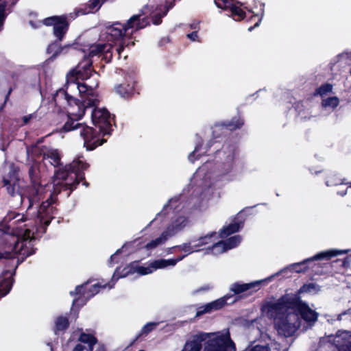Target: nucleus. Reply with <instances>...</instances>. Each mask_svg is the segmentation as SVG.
<instances>
[{"label": "nucleus", "instance_id": "nucleus-1", "mask_svg": "<svg viewBox=\"0 0 351 351\" xmlns=\"http://www.w3.org/2000/svg\"><path fill=\"white\" fill-rule=\"evenodd\" d=\"M60 191L57 192L55 189L54 192L41 203L37 210L35 227H33V230L24 229L21 238L0 230V254L3 256L16 254L19 252L21 247L25 250L36 249L34 245L36 238L46 232L48 226L58 213V209L53 205L57 204V195Z\"/></svg>", "mask_w": 351, "mask_h": 351}, {"label": "nucleus", "instance_id": "nucleus-2", "mask_svg": "<svg viewBox=\"0 0 351 351\" xmlns=\"http://www.w3.org/2000/svg\"><path fill=\"white\" fill-rule=\"evenodd\" d=\"M237 351L234 341L232 339L229 328L215 332H199L187 341L184 351Z\"/></svg>", "mask_w": 351, "mask_h": 351}, {"label": "nucleus", "instance_id": "nucleus-3", "mask_svg": "<svg viewBox=\"0 0 351 351\" xmlns=\"http://www.w3.org/2000/svg\"><path fill=\"white\" fill-rule=\"evenodd\" d=\"M307 292V283H304L294 294H285L276 302H265L261 306V312L266 316L272 313L294 314L307 322V304L301 300L300 294Z\"/></svg>", "mask_w": 351, "mask_h": 351}, {"label": "nucleus", "instance_id": "nucleus-4", "mask_svg": "<svg viewBox=\"0 0 351 351\" xmlns=\"http://www.w3.org/2000/svg\"><path fill=\"white\" fill-rule=\"evenodd\" d=\"M53 99L56 102L63 99L66 104L68 121L61 128V131L64 132H71L83 127L81 123H75V121L84 117L88 108L97 103V101L95 99L84 100L83 102H80L79 99L76 98L74 95H71L68 90H64L63 88L57 90Z\"/></svg>", "mask_w": 351, "mask_h": 351}, {"label": "nucleus", "instance_id": "nucleus-5", "mask_svg": "<svg viewBox=\"0 0 351 351\" xmlns=\"http://www.w3.org/2000/svg\"><path fill=\"white\" fill-rule=\"evenodd\" d=\"M88 167L89 165L80 160V158L73 160L72 162L55 171V178L61 180L56 185L61 187L60 190L69 191L68 197L77 189L81 182L83 185L88 187L89 183L85 180L84 171Z\"/></svg>", "mask_w": 351, "mask_h": 351}, {"label": "nucleus", "instance_id": "nucleus-6", "mask_svg": "<svg viewBox=\"0 0 351 351\" xmlns=\"http://www.w3.org/2000/svg\"><path fill=\"white\" fill-rule=\"evenodd\" d=\"M149 25L147 18H141V14H135L131 16L126 23L122 24L116 22L106 27V39L108 41H119L117 47H114V49L118 55V59L121 57V53L125 49V39L127 31L129 29H134V31L143 29Z\"/></svg>", "mask_w": 351, "mask_h": 351}, {"label": "nucleus", "instance_id": "nucleus-7", "mask_svg": "<svg viewBox=\"0 0 351 351\" xmlns=\"http://www.w3.org/2000/svg\"><path fill=\"white\" fill-rule=\"evenodd\" d=\"M36 250V248L25 250L21 247L19 252L3 256V270L0 274V298L10 291L14 282L13 276L15 275L18 267L27 257L34 254Z\"/></svg>", "mask_w": 351, "mask_h": 351}, {"label": "nucleus", "instance_id": "nucleus-8", "mask_svg": "<svg viewBox=\"0 0 351 351\" xmlns=\"http://www.w3.org/2000/svg\"><path fill=\"white\" fill-rule=\"evenodd\" d=\"M272 314V316L267 317L274 319V328L280 336L292 337L301 325L300 318L296 315L281 313Z\"/></svg>", "mask_w": 351, "mask_h": 351}, {"label": "nucleus", "instance_id": "nucleus-9", "mask_svg": "<svg viewBox=\"0 0 351 351\" xmlns=\"http://www.w3.org/2000/svg\"><path fill=\"white\" fill-rule=\"evenodd\" d=\"M99 105L92 106L91 119L94 126L103 132V136H110L112 131L114 115H112L105 108H99Z\"/></svg>", "mask_w": 351, "mask_h": 351}, {"label": "nucleus", "instance_id": "nucleus-10", "mask_svg": "<svg viewBox=\"0 0 351 351\" xmlns=\"http://www.w3.org/2000/svg\"><path fill=\"white\" fill-rule=\"evenodd\" d=\"M80 134L84 139V146L87 151H93L106 142L103 132L95 127L83 126Z\"/></svg>", "mask_w": 351, "mask_h": 351}, {"label": "nucleus", "instance_id": "nucleus-11", "mask_svg": "<svg viewBox=\"0 0 351 351\" xmlns=\"http://www.w3.org/2000/svg\"><path fill=\"white\" fill-rule=\"evenodd\" d=\"M37 219V216L34 219H28L27 215L19 213L16 211H9L7 215L3 218L1 221V226L9 229H18L21 228L20 224L27 221V223L24 224L25 229L30 228L33 230V227H35V221Z\"/></svg>", "mask_w": 351, "mask_h": 351}, {"label": "nucleus", "instance_id": "nucleus-12", "mask_svg": "<svg viewBox=\"0 0 351 351\" xmlns=\"http://www.w3.org/2000/svg\"><path fill=\"white\" fill-rule=\"evenodd\" d=\"M43 24L46 26H53V34L58 39L62 40L69 29V23L64 15L53 16L45 18Z\"/></svg>", "mask_w": 351, "mask_h": 351}, {"label": "nucleus", "instance_id": "nucleus-13", "mask_svg": "<svg viewBox=\"0 0 351 351\" xmlns=\"http://www.w3.org/2000/svg\"><path fill=\"white\" fill-rule=\"evenodd\" d=\"M63 89L64 90V88ZM65 90H68L71 95H73L71 93L73 90H77L81 97V99H79L80 102H83L84 100L95 99L97 101V103L93 106L99 104L100 101L97 98V95H95L93 88L85 83H69Z\"/></svg>", "mask_w": 351, "mask_h": 351}, {"label": "nucleus", "instance_id": "nucleus-14", "mask_svg": "<svg viewBox=\"0 0 351 351\" xmlns=\"http://www.w3.org/2000/svg\"><path fill=\"white\" fill-rule=\"evenodd\" d=\"M114 46L108 43H94L90 45L88 48V56L90 59L94 56H102V59L106 63L110 62L113 56Z\"/></svg>", "mask_w": 351, "mask_h": 351}, {"label": "nucleus", "instance_id": "nucleus-15", "mask_svg": "<svg viewBox=\"0 0 351 351\" xmlns=\"http://www.w3.org/2000/svg\"><path fill=\"white\" fill-rule=\"evenodd\" d=\"M92 64L93 60L89 57L85 56L77 66L69 73L67 76L71 75L76 79H88L91 76L93 71Z\"/></svg>", "mask_w": 351, "mask_h": 351}, {"label": "nucleus", "instance_id": "nucleus-16", "mask_svg": "<svg viewBox=\"0 0 351 351\" xmlns=\"http://www.w3.org/2000/svg\"><path fill=\"white\" fill-rule=\"evenodd\" d=\"M3 186L5 188L7 193L12 197L19 196L20 201H22V195L19 191V178L18 174L14 171H10L2 180Z\"/></svg>", "mask_w": 351, "mask_h": 351}, {"label": "nucleus", "instance_id": "nucleus-17", "mask_svg": "<svg viewBox=\"0 0 351 351\" xmlns=\"http://www.w3.org/2000/svg\"><path fill=\"white\" fill-rule=\"evenodd\" d=\"M233 295L227 294L219 299L199 306L197 309L195 317H200L206 313H210L213 311L221 309L228 304V300Z\"/></svg>", "mask_w": 351, "mask_h": 351}, {"label": "nucleus", "instance_id": "nucleus-18", "mask_svg": "<svg viewBox=\"0 0 351 351\" xmlns=\"http://www.w3.org/2000/svg\"><path fill=\"white\" fill-rule=\"evenodd\" d=\"M245 221L244 215L241 212L237 213L232 220V222L226 226H223L219 232L221 238H226L232 234L237 232L241 229Z\"/></svg>", "mask_w": 351, "mask_h": 351}, {"label": "nucleus", "instance_id": "nucleus-19", "mask_svg": "<svg viewBox=\"0 0 351 351\" xmlns=\"http://www.w3.org/2000/svg\"><path fill=\"white\" fill-rule=\"evenodd\" d=\"M89 284V281H87L81 285H77L75 291H72L70 292V295L74 296V295H82L83 296L86 295L87 299H90L97 293H98L100 291L101 288H106L107 284L101 286L99 283L94 284L90 287H87Z\"/></svg>", "mask_w": 351, "mask_h": 351}, {"label": "nucleus", "instance_id": "nucleus-20", "mask_svg": "<svg viewBox=\"0 0 351 351\" xmlns=\"http://www.w3.org/2000/svg\"><path fill=\"white\" fill-rule=\"evenodd\" d=\"M262 282V280L250 283H241L237 282L232 284L230 291H232L234 295H238L246 291H249L248 295H251L252 293L260 289V285Z\"/></svg>", "mask_w": 351, "mask_h": 351}, {"label": "nucleus", "instance_id": "nucleus-21", "mask_svg": "<svg viewBox=\"0 0 351 351\" xmlns=\"http://www.w3.org/2000/svg\"><path fill=\"white\" fill-rule=\"evenodd\" d=\"M221 154H223L225 163L228 165V168L232 169L235 158V147L229 142H225L221 148L217 149L215 152L216 155Z\"/></svg>", "mask_w": 351, "mask_h": 351}, {"label": "nucleus", "instance_id": "nucleus-22", "mask_svg": "<svg viewBox=\"0 0 351 351\" xmlns=\"http://www.w3.org/2000/svg\"><path fill=\"white\" fill-rule=\"evenodd\" d=\"M44 186L41 184H31L27 188V195L29 203V207L32 206L34 203L38 202L42 198L44 192Z\"/></svg>", "mask_w": 351, "mask_h": 351}, {"label": "nucleus", "instance_id": "nucleus-23", "mask_svg": "<svg viewBox=\"0 0 351 351\" xmlns=\"http://www.w3.org/2000/svg\"><path fill=\"white\" fill-rule=\"evenodd\" d=\"M188 220L183 216H179L173 220L164 230L169 238L172 237L177 233L182 230L186 226Z\"/></svg>", "mask_w": 351, "mask_h": 351}, {"label": "nucleus", "instance_id": "nucleus-24", "mask_svg": "<svg viewBox=\"0 0 351 351\" xmlns=\"http://www.w3.org/2000/svg\"><path fill=\"white\" fill-rule=\"evenodd\" d=\"M334 341L339 351H351V335L349 332L337 334Z\"/></svg>", "mask_w": 351, "mask_h": 351}, {"label": "nucleus", "instance_id": "nucleus-25", "mask_svg": "<svg viewBox=\"0 0 351 351\" xmlns=\"http://www.w3.org/2000/svg\"><path fill=\"white\" fill-rule=\"evenodd\" d=\"M241 241V237L239 235H234L229 237L226 241H219L212 245L208 249H215L218 247H222L221 252H224L227 250H230L237 247Z\"/></svg>", "mask_w": 351, "mask_h": 351}, {"label": "nucleus", "instance_id": "nucleus-26", "mask_svg": "<svg viewBox=\"0 0 351 351\" xmlns=\"http://www.w3.org/2000/svg\"><path fill=\"white\" fill-rule=\"evenodd\" d=\"M184 258V256H179L176 258L171 259H158L150 263V267L152 271L159 269H164L168 266H175L179 261Z\"/></svg>", "mask_w": 351, "mask_h": 351}, {"label": "nucleus", "instance_id": "nucleus-27", "mask_svg": "<svg viewBox=\"0 0 351 351\" xmlns=\"http://www.w3.org/2000/svg\"><path fill=\"white\" fill-rule=\"evenodd\" d=\"M114 88L117 94L128 99L131 98L136 93L134 85L128 83L120 84L116 86Z\"/></svg>", "mask_w": 351, "mask_h": 351}, {"label": "nucleus", "instance_id": "nucleus-28", "mask_svg": "<svg viewBox=\"0 0 351 351\" xmlns=\"http://www.w3.org/2000/svg\"><path fill=\"white\" fill-rule=\"evenodd\" d=\"M349 252L348 250H330L324 252H319L311 258H308V263L313 261H319V260H328L332 257L346 254Z\"/></svg>", "mask_w": 351, "mask_h": 351}, {"label": "nucleus", "instance_id": "nucleus-29", "mask_svg": "<svg viewBox=\"0 0 351 351\" xmlns=\"http://www.w3.org/2000/svg\"><path fill=\"white\" fill-rule=\"evenodd\" d=\"M249 12L251 13V15L247 18L246 21L247 23H249V22L254 23V24L253 25H250L247 27V30L249 32H252L254 28H256V27H258L260 25V23L262 21V18L264 14V4L263 3L261 4V8H260V11L258 12L254 13V12H252L251 10H249Z\"/></svg>", "mask_w": 351, "mask_h": 351}, {"label": "nucleus", "instance_id": "nucleus-30", "mask_svg": "<svg viewBox=\"0 0 351 351\" xmlns=\"http://www.w3.org/2000/svg\"><path fill=\"white\" fill-rule=\"evenodd\" d=\"M173 6V2H171L169 5L160 6L158 12L153 13L152 15V22L155 25H158L162 23V19L165 16L169 10Z\"/></svg>", "mask_w": 351, "mask_h": 351}, {"label": "nucleus", "instance_id": "nucleus-31", "mask_svg": "<svg viewBox=\"0 0 351 351\" xmlns=\"http://www.w3.org/2000/svg\"><path fill=\"white\" fill-rule=\"evenodd\" d=\"M78 341L82 343L87 344V351H93L94 346L98 343V339L95 335L84 332L80 333Z\"/></svg>", "mask_w": 351, "mask_h": 351}, {"label": "nucleus", "instance_id": "nucleus-32", "mask_svg": "<svg viewBox=\"0 0 351 351\" xmlns=\"http://www.w3.org/2000/svg\"><path fill=\"white\" fill-rule=\"evenodd\" d=\"M241 5L239 1H235L228 10L230 12V16L237 21H241L247 18L246 13L241 8Z\"/></svg>", "mask_w": 351, "mask_h": 351}, {"label": "nucleus", "instance_id": "nucleus-33", "mask_svg": "<svg viewBox=\"0 0 351 351\" xmlns=\"http://www.w3.org/2000/svg\"><path fill=\"white\" fill-rule=\"evenodd\" d=\"M134 274V263L133 262L130 263V264L125 265V267H118L116 268L113 276V278H116V280L121 278H125L130 274Z\"/></svg>", "mask_w": 351, "mask_h": 351}, {"label": "nucleus", "instance_id": "nucleus-34", "mask_svg": "<svg viewBox=\"0 0 351 351\" xmlns=\"http://www.w3.org/2000/svg\"><path fill=\"white\" fill-rule=\"evenodd\" d=\"M70 322L68 317L60 315L55 320L54 332L58 335L60 332H64L69 327Z\"/></svg>", "mask_w": 351, "mask_h": 351}, {"label": "nucleus", "instance_id": "nucleus-35", "mask_svg": "<svg viewBox=\"0 0 351 351\" xmlns=\"http://www.w3.org/2000/svg\"><path fill=\"white\" fill-rule=\"evenodd\" d=\"M217 239V232H212L210 233H208L204 236L200 237L197 240H195V242L197 241V243L193 244V247L195 248L199 249V247L212 243H214L213 239Z\"/></svg>", "mask_w": 351, "mask_h": 351}, {"label": "nucleus", "instance_id": "nucleus-36", "mask_svg": "<svg viewBox=\"0 0 351 351\" xmlns=\"http://www.w3.org/2000/svg\"><path fill=\"white\" fill-rule=\"evenodd\" d=\"M62 40H56L51 42L47 47V53L51 55V58H56L63 50V47L61 45Z\"/></svg>", "mask_w": 351, "mask_h": 351}, {"label": "nucleus", "instance_id": "nucleus-37", "mask_svg": "<svg viewBox=\"0 0 351 351\" xmlns=\"http://www.w3.org/2000/svg\"><path fill=\"white\" fill-rule=\"evenodd\" d=\"M223 125L226 129L230 131H234L242 128V126L244 125V119L241 117L240 114H239L238 116L232 117L231 120L224 123Z\"/></svg>", "mask_w": 351, "mask_h": 351}, {"label": "nucleus", "instance_id": "nucleus-38", "mask_svg": "<svg viewBox=\"0 0 351 351\" xmlns=\"http://www.w3.org/2000/svg\"><path fill=\"white\" fill-rule=\"evenodd\" d=\"M169 238L164 231L156 239L148 242L144 247L147 250H151L156 248L158 246L164 244Z\"/></svg>", "mask_w": 351, "mask_h": 351}, {"label": "nucleus", "instance_id": "nucleus-39", "mask_svg": "<svg viewBox=\"0 0 351 351\" xmlns=\"http://www.w3.org/2000/svg\"><path fill=\"white\" fill-rule=\"evenodd\" d=\"M195 241L193 239L191 242L189 243H184L182 245H175L172 247H171L169 250H175L178 249L180 251H182L185 252V254H183L182 256H184V258L187 256L189 254H192L194 252H198L199 251V249L195 248L193 247V245H192V243H195Z\"/></svg>", "mask_w": 351, "mask_h": 351}, {"label": "nucleus", "instance_id": "nucleus-40", "mask_svg": "<svg viewBox=\"0 0 351 351\" xmlns=\"http://www.w3.org/2000/svg\"><path fill=\"white\" fill-rule=\"evenodd\" d=\"M43 159H50V162L54 167H58L61 165L60 155L57 149H51L44 153Z\"/></svg>", "mask_w": 351, "mask_h": 351}, {"label": "nucleus", "instance_id": "nucleus-41", "mask_svg": "<svg viewBox=\"0 0 351 351\" xmlns=\"http://www.w3.org/2000/svg\"><path fill=\"white\" fill-rule=\"evenodd\" d=\"M28 174L31 184H41L40 170L37 166L34 165H30L28 169Z\"/></svg>", "mask_w": 351, "mask_h": 351}, {"label": "nucleus", "instance_id": "nucleus-42", "mask_svg": "<svg viewBox=\"0 0 351 351\" xmlns=\"http://www.w3.org/2000/svg\"><path fill=\"white\" fill-rule=\"evenodd\" d=\"M101 5V4L100 3V0H89L88 3L86 5L84 10H83V9H80L79 12H81L82 14L94 12V11H97Z\"/></svg>", "mask_w": 351, "mask_h": 351}, {"label": "nucleus", "instance_id": "nucleus-43", "mask_svg": "<svg viewBox=\"0 0 351 351\" xmlns=\"http://www.w3.org/2000/svg\"><path fill=\"white\" fill-rule=\"evenodd\" d=\"M339 104V99L336 96L326 97L322 99V106L324 108H335Z\"/></svg>", "mask_w": 351, "mask_h": 351}, {"label": "nucleus", "instance_id": "nucleus-44", "mask_svg": "<svg viewBox=\"0 0 351 351\" xmlns=\"http://www.w3.org/2000/svg\"><path fill=\"white\" fill-rule=\"evenodd\" d=\"M293 106L297 113V119H300V121H302L303 119H305L306 117V115L305 106L303 104V101H300L295 102Z\"/></svg>", "mask_w": 351, "mask_h": 351}, {"label": "nucleus", "instance_id": "nucleus-45", "mask_svg": "<svg viewBox=\"0 0 351 351\" xmlns=\"http://www.w3.org/2000/svg\"><path fill=\"white\" fill-rule=\"evenodd\" d=\"M133 263H134V273L136 272L141 276H145V275L152 274L153 272L152 269L150 267V263L148 264V265L147 267L139 266L138 265V261H134Z\"/></svg>", "mask_w": 351, "mask_h": 351}, {"label": "nucleus", "instance_id": "nucleus-46", "mask_svg": "<svg viewBox=\"0 0 351 351\" xmlns=\"http://www.w3.org/2000/svg\"><path fill=\"white\" fill-rule=\"evenodd\" d=\"M332 86L331 84H324V85H322V86H320L317 90L316 94L319 95L322 97V99H324L326 97H328V93H332Z\"/></svg>", "mask_w": 351, "mask_h": 351}, {"label": "nucleus", "instance_id": "nucleus-47", "mask_svg": "<svg viewBox=\"0 0 351 351\" xmlns=\"http://www.w3.org/2000/svg\"><path fill=\"white\" fill-rule=\"evenodd\" d=\"M235 1V0H214L216 6L224 10H228Z\"/></svg>", "mask_w": 351, "mask_h": 351}, {"label": "nucleus", "instance_id": "nucleus-48", "mask_svg": "<svg viewBox=\"0 0 351 351\" xmlns=\"http://www.w3.org/2000/svg\"><path fill=\"white\" fill-rule=\"evenodd\" d=\"M158 323L156 322H148L147 323L141 330V335H147L150 332L156 328L158 326Z\"/></svg>", "mask_w": 351, "mask_h": 351}, {"label": "nucleus", "instance_id": "nucleus-49", "mask_svg": "<svg viewBox=\"0 0 351 351\" xmlns=\"http://www.w3.org/2000/svg\"><path fill=\"white\" fill-rule=\"evenodd\" d=\"M307 263V258L303 260L302 263L293 264L291 267V269L296 273H300L302 271H305L307 269V266L306 264Z\"/></svg>", "mask_w": 351, "mask_h": 351}, {"label": "nucleus", "instance_id": "nucleus-50", "mask_svg": "<svg viewBox=\"0 0 351 351\" xmlns=\"http://www.w3.org/2000/svg\"><path fill=\"white\" fill-rule=\"evenodd\" d=\"M78 297L73 300L72 306L82 307L86 304L89 299H87V296H83L82 295H77Z\"/></svg>", "mask_w": 351, "mask_h": 351}, {"label": "nucleus", "instance_id": "nucleus-51", "mask_svg": "<svg viewBox=\"0 0 351 351\" xmlns=\"http://www.w3.org/2000/svg\"><path fill=\"white\" fill-rule=\"evenodd\" d=\"M243 351H271L269 345H256L254 346H247Z\"/></svg>", "mask_w": 351, "mask_h": 351}, {"label": "nucleus", "instance_id": "nucleus-52", "mask_svg": "<svg viewBox=\"0 0 351 351\" xmlns=\"http://www.w3.org/2000/svg\"><path fill=\"white\" fill-rule=\"evenodd\" d=\"M317 317L318 314L308 308V325L311 322H315Z\"/></svg>", "mask_w": 351, "mask_h": 351}, {"label": "nucleus", "instance_id": "nucleus-53", "mask_svg": "<svg viewBox=\"0 0 351 351\" xmlns=\"http://www.w3.org/2000/svg\"><path fill=\"white\" fill-rule=\"evenodd\" d=\"M319 290V287L315 283H308V293H315Z\"/></svg>", "mask_w": 351, "mask_h": 351}, {"label": "nucleus", "instance_id": "nucleus-54", "mask_svg": "<svg viewBox=\"0 0 351 351\" xmlns=\"http://www.w3.org/2000/svg\"><path fill=\"white\" fill-rule=\"evenodd\" d=\"M195 153L196 152L193 151L191 152L188 156L189 161H191V162H194L195 160H198L201 157V154H197L196 156Z\"/></svg>", "mask_w": 351, "mask_h": 351}, {"label": "nucleus", "instance_id": "nucleus-55", "mask_svg": "<svg viewBox=\"0 0 351 351\" xmlns=\"http://www.w3.org/2000/svg\"><path fill=\"white\" fill-rule=\"evenodd\" d=\"M200 21L195 20L190 24V27L192 29L199 30V29Z\"/></svg>", "mask_w": 351, "mask_h": 351}, {"label": "nucleus", "instance_id": "nucleus-56", "mask_svg": "<svg viewBox=\"0 0 351 351\" xmlns=\"http://www.w3.org/2000/svg\"><path fill=\"white\" fill-rule=\"evenodd\" d=\"M197 32H198L197 30H195V31L192 32L191 33L188 34L187 37L189 39H191V40L195 41V40H196L197 38L198 37Z\"/></svg>", "mask_w": 351, "mask_h": 351}, {"label": "nucleus", "instance_id": "nucleus-57", "mask_svg": "<svg viewBox=\"0 0 351 351\" xmlns=\"http://www.w3.org/2000/svg\"><path fill=\"white\" fill-rule=\"evenodd\" d=\"M217 142V141H216L215 138L210 139L206 144V150L205 151V153L207 152L209 150V149Z\"/></svg>", "mask_w": 351, "mask_h": 351}, {"label": "nucleus", "instance_id": "nucleus-58", "mask_svg": "<svg viewBox=\"0 0 351 351\" xmlns=\"http://www.w3.org/2000/svg\"><path fill=\"white\" fill-rule=\"evenodd\" d=\"M86 347L81 343H77L73 349L72 351H84Z\"/></svg>", "mask_w": 351, "mask_h": 351}, {"label": "nucleus", "instance_id": "nucleus-59", "mask_svg": "<svg viewBox=\"0 0 351 351\" xmlns=\"http://www.w3.org/2000/svg\"><path fill=\"white\" fill-rule=\"evenodd\" d=\"M202 144V140L200 138L199 141L196 143L193 151H195V152H198L201 149Z\"/></svg>", "mask_w": 351, "mask_h": 351}, {"label": "nucleus", "instance_id": "nucleus-60", "mask_svg": "<svg viewBox=\"0 0 351 351\" xmlns=\"http://www.w3.org/2000/svg\"><path fill=\"white\" fill-rule=\"evenodd\" d=\"M96 351H106V348L103 343H99Z\"/></svg>", "mask_w": 351, "mask_h": 351}, {"label": "nucleus", "instance_id": "nucleus-61", "mask_svg": "<svg viewBox=\"0 0 351 351\" xmlns=\"http://www.w3.org/2000/svg\"><path fill=\"white\" fill-rule=\"evenodd\" d=\"M32 117L31 115H29V116H24L23 117V121L25 124H27L29 120L31 119Z\"/></svg>", "mask_w": 351, "mask_h": 351}, {"label": "nucleus", "instance_id": "nucleus-62", "mask_svg": "<svg viewBox=\"0 0 351 351\" xmlns=\"http://www.w3.org/2000/svg\"><path fill=\"white\" fill-rule=\"evenodd\" d=\"M3 255L0 254V271L3 270Z\"/></svg>", "mask_w": 351, "mask_h": 351}, {"label": "nucleus", "instance_id": "nucleus-63", "mask_svg": "<svg viewBox=\"0 0 351 351\" xmlns=\"http://www.w3.org/2000/svg\"><path fill=\"white\" fill-rule=\"evenodd\" d=\"M12 90V88H10V89H9V90H8L7 95H5V102H6L8 100Z\"/></svg>", "mask_w": 351, "mask_h": 351}, {"label": "nucleus", "instance_id": "nucleus-64", "mask_svg": "<svg viewBox=\"0 0 351 351\" xmlns=\"http://www.w3.org/2000/svg\"><path fill=\"white\" fill-rule=\"evenodd\" d=\"M134 41H132V42H128V43H126V42L125 41V47H130V46H134Z\"/></svg>", "mask_w": 351, "mask_h": 351}]
</instances>
